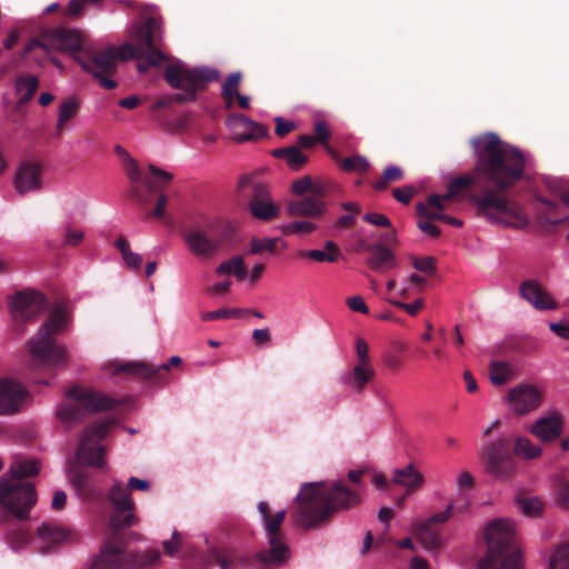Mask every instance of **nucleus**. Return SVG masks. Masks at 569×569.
<instances>
[{
	"label": "nucleus",
	"instance_id": "obj_31",
	"mask_svg": "<svg viewBox=\"0 0 569 569\" xmlns=\"http://www.w3.org/2000/svg\"><path fill=\"white\" fill-rule=\"evenodd\" d=\"M124 560L119 546L107 542L90 569H123Z\"/></svg>",
	"mask_w": 569,
	"mask_h": 569
},
{
	"label": "nucleus",
	"instance_id": "obj_44",
	"mask_svg": "<svg viewBox=\"0 0 569 569\" xmlns=\"http://www.w3.org/2000/svg\"><path fill=\"white\" fill-rule=\"evenodd\" d=\"M517 502L522 513L530 518L539 517L545 509V502L538 497H520Z\"/></svg>",
	"mask_w": 569,
	"mask_h": 569
},
{
	"label": "nucleus",
	"instance_id": "obj_59",
	"mask_svg": "<svg viewBox=\"0 0 569 569\" xmlns=\"http://www.w3.org/2000/svg\"><path fill=\"white\" fill-rule=\"evenodd\" d=\"M86 6L84 0H70L63 13L70 18H78L84 11Z\"/></svg>",
	"mask_w": 569,
	"mask_h": 569
},
{
	"label": "nucleus",
	"instance_id": "obj_29",
	"mask_svg": "<svg viewBox=\"0 0 569 569\" xmlns=\"http://www.w3.org/2000/svg\"><path fill=\"white\" fill-rule=\"evenodd\" d=\"M445 209V202L442 201L440 196L437 194L430 196L426 202L417 204V212L419 213V216L427 218H437L438 220L446 221L451 226L461 227V220L441 213Z\"/></svg>",
	"mask_w": 569,
	"mask_h": 569
},
{
	"label": "nucleus",
	"instance_id": "obj_62",
	"mask_svg": "<svg viewBox=\"0 0 569 569\" xmlns=\"http://www.w3.org/2000/svg\"><path fill=\"white\" fill-rule=\"evenodd\" d=\"M363 220L377 227H391L390 219L387 216L378 212L366 213L363 216Z\"/></svg>",
	"mask_w": 569,
	"mask_h": 569
},
{
	"label": "nucleus",
	"instance_id": "obj_3",
	"mask_svg": "<svg viewBox=\"0 0 569 569\" xmlns=\"http://www.w3.org/2000/svg\"><path fill=\"white\" fill-rule=\"evenodd\" d=\"M513 536V521H491L485 530L487 553L479 560L478 569H523L521 551L511 547Z\"/></svg>",
	"mask_w": 569,
	"mask_h": 569
},
{
	"label": "nucleus",
	"instance_id": "obj_45",
	"mask_svg": "<svg viewBox=\"0 0 569 569\" xmlns=\"http://www.w3.org/2000/svg\"><path fill=\"white\" fill-rule=\"evenodd\" d=\"M241 77L240 72H233L228 76L222 86L221 94L228 108L232 107L234 97L239 93L238 87L241 81Z\"/></svg>",
	"mask_w": 569,
	"mask_h": 569
},
{
	"label": "nucleus",
	"instance_id": "obj_33",
	"mask_svg": "<svg viewBox=\"0 0 569 569\" xmlns=\"http://www.w3.org/2000/svg\"><path fill=\"white\" fill-rule=\"evenodd\" d=\"M423 480V475L418 471L413 465H408L402 469H396L391 478L392 483L406 488L408 493L421 488Z\"/></svg>",
	"mask_w": 569,
	"mask_h": 569
},
{
	"label": "nucleus",
	"instance_id": "obj_52",
	"mask_svg": "<svg viewBox=\"0 0 569 569\" xmlns=\"http://www.w3.org/2000/svg\"><path fill=\"white\" fill-rule=\"evenodd\" d=\"M317 229V226L313 222L301 220L290 222L281 227V231L284 234H298L303 236L313 232Z\"/></svg>",
	"mask_w": 569,
	"mask_h": 569
},
{
	"label": "nucleus",
	"instance_id": "obj_24",
	"mask_svg": "<svg viewBox=\"0 0 569 569\" xmlns=\"http://www.w3.org/2000/svg\"><path fill=\"white\" fill-rule=\"evenodd\" d=\"M563 429V419L560 413L549 411L539 417L529 428V431L542 442H550L560 437Z\"/></svg>",
	"mask_w": 569,
	"mask_h": 569
},
{
	"label": "nucleus",
	"instance_id": "obj_27",
	"mask_svg": "<svg viewBox=\"0 0 569 569\" xmlns=\"http://www.w3.org/2000/svg\"><path fill=\"white\" fill-rule=\"evenodd\" d=\"M376 372L372 365L356 363L352 370L342 375L341 381L345 386L356 391H362L373 379Z\"/></svg>",
	"mask_w": 569,
	"mask_h": 569
},
{
	"label": "nucleus",
	"instance_id": "obj_41",
	"mask_svg": "<svg viewBox=\"0 0 569 569\" xmlns=\"http://www.w3.org/2000/svg\"><path fill=\"white\" fill-rule=\"evenodd\" d=\"M218 276L234 274L239 280H243L247 276V268L241 257H233L223 261L216 269Z\"/></svg>",
	"mask_w": 569,
	"mask_h": 569
},
{
	"label": "nucleus",
	"instance_id": "obj_19",
	"mask_svg": "<svg viewBox=\"0 0 569 569\" xmlns=\"http://www.w3.org/2000/svg\"><path fill=\"white\" fill-rule=\"evenodd\" d=\"M486 468L497 479L507 478L512 473L513 463L506 442L497 441L487 447Z\"/></svg>",
	"mask_w": 569,
	"mask_h": 569
},
{
	"label": "nucleus",
	"instance_id": "obj_30",
	"mask_svg": "<svg viewBox=\"0 0 569 569\" xmlns=\"http://www.w3.org/2000/svg\"><path fill=\"white\" fill-rule=\"evenodd\" d=\"M326 210V203L316 197H307L297 201H291L287 207V212L291 217H311L321 216Z\"/></svg>",
	"mask_w": 569,
	"mask_h": 569
},
{
	"label": "nucleus",
	"instance_id": "obj_60",
	"mask_svg": "<svg viewBox=\"0 0 569 569\" xmlns=\"http://www.w3.org/2000/svg\"><path fill=\"white\" fill-rule=\"evenodd\" d=\"M291 190L297 196H302L303 193L312 190V180L310 177H302L298 180H295L291 184Z\"/></svg>",
	"mask_w": 569,
	"mask_h": 569
},
{
	"label": "nucleus",
	"instance_id": "obj_53",
	"mask_svg": "<svg viewBox=\"0 0 569 569\" xmlns=\"http://www.w3.org/2000/svg\"><path fill=\"white\" fill-rule=\"evenodd\" d=\"M549 569H569V545L555 550L550 558Z\"/></svg>",
	"mask_w": 569,
	"mask_h": 569
},
{
	"label": "nucleus",
	"instance_id": "obj_42",
	"mask_svg": "<svg viewBox=\"0 0 569 569\" xmlns=\"http://www.w3.org/2000/svg\"><path fill=\"white\" fill-rule=\"evenodd\" d=\"M116 247L121 252L124 264L134 270H139L142 264V258L139 253L131 251L129 241L124 237H119Z\"/></svg>",
	"mask_w": 569,
	"mask_h": 569
},
{
	"label": "nucleus",
	"instance_id": "obj_18",
	"mask_svg": "<svg viewBox=\"0 0 569 569\" xmlns=\"http://www.w3.org/2000/svg\"><path fill=\"white\" fill-rule=\"evenodd\" d=\"M42 164L34 160L21 162L16 169L13 184L21 196L42 188Z\"/></svg>",
	"mask_w": 569,
	"mask_h": 569
},
{
	"label": "nucleus",
	"instance_id": "obj_14",
	"mask_svg": "<svg viewBox=\"0 0 569 569\" xmlns=\"http://www.w3.org/2000/svg\"><path fill=\"white\" fill-rule=\"evenodd\" d=\"M29 392L18 380L0 377V415L12 416L27 406Z\"/></svg>",
	"mask_w": 569,
	"mask_h": 569
},
{
	"label": "nucleus",
	"instance_id": "obj_7",
	"mask_svg": "<svg viewBox=\"0 0 569 569\" xmlns=\"http://www.w3.org/2000/svg\"><path fill=\"white\" fill-rule=\"evenodd\" d=\"M36 502L37 493L31 483L0 479V506L18 519H26Z\"/></svg>",
	"mask_w": 569,
	"mask_h": 569
},
{
	"label": "nucleus",
	"instance_id": "obj_10",
	"mask_svg": "<svg viewBox=\"0 0 569 569\" xmlns=\"http://www.w3.org/2000/svg\"><path fill=\"white\" fill-rule=\"evenodd\" d=\"M83 70L90 73L104 89H114L117 82L112 77L118 67L119 49L116 47H107L100 51L92 53L89 59L77 57Z\"/></svg>",
	"mask_w": 569,
	"mask_h": 569
},
{
	"label": "nucleus",
	"instance_id": "obj_46",
	"mask_svg": "<svg viewBox=\"0 0 569 569\" xmlns=\"http://www.w3.org/2000/svg\"><path fill=\"white\" fill-rule=\"evenodd\" d=\"M186 545V536L178 530H173L171 537L162 542L164 553L169 557H179Z\"/></svg>",
	"mask_w": 569,
	"mask_h": 569
},
{
	"label": "nucleus",
	"instance_id": "obj_51",
	"mask_svg": "<svg viewBox=\"0 0 569 569\" xmlns=\"http://www.w3.org/2000/svg\"><path fill=\"white\" fill-rule=\"evenodd\" d=\"M402 177L403 172L401 168L397 166H388L385 169L382 177L373 183V188L376 190H385L389 183L399 181L402 179Z\"/></svg>",
	"mask_w": 569,
	"mask_h": 569
},
{
	"label": "nucleus",
	"instance_id": "obj_63",
	"mask_svg": "<svg viewBox=\"0 0 569 569\" xmlns=\"http://www.w3.org/2000/svg\"><path fill=\"white\" fill-rule=\"evenodd\" d=\"M84 237L83 231L79 229L68 228L63 238V244L74 247L78 246Z\"/></svg>",
	"mask_w": 569,
	"mask_h": 569
},
{
	"label": "nucleus",
	"instance_id": "obj_4",
	"mask_svg": "<svg viewBox=\"0 0 569 569\" xmlns=\"http://www.w3.org/2000/svg\"><path fill=\"white\" fill-rule=\"evenodd\" d=\"M70 321L68 309L62 305H57L38 333L28 341L31 358L41 365H64L68 361L67 347L56 345L53 336L67 330Z\"/></svg>",
	"mask_w": 569,
	"mask_h": 569
},
{
	"label": "nucleus",
	"instance_id": "obj_40",
	"mask_svg": "<svg viewBox=\"0 0 569 569\" xmlns=\"http://www.w3.org/2000/svg\"><path fill=\"white\" fill-rule=\"evenodd\" d=\"M515 455L521 459L532 460L541 456V448L525 437H519L513 446Z\"/></svg>",
	"mask_w": 569,
	"mask_h": 569
},
{
	"label": "nucleus",
	"instance_id": "obj_9",
	"mask_svg": "<svg viewBox=\"0 0 569 569\" xmlns=\"http://www.w3.org/2000/svg\"><path fill=\"white\" fill-rule=\"evenodd\" d=\"M84 44V36L79 30H51L46 32L41 40L32 39L23 50V57H27L36 48H41L46 52L62 51L70 54L78 53Z\"/></svg>",
	"mask_w": 569,
	"mask_h": 569
},
{
	"label": "nucleus",
	"instance_id": "obj_13",
	"mask_svg": "<svg viewBox=\"0 0 569 569\" xmlns=\"http://www.w3.org/2000/svg\"><path fill=\"white\" fill-rule=\"evenodd\" d=\"M108 499L114 509L110 525L114 529L128 528L137 523L138 519L132 513L134 502L130 497V490L122 482L116 480L108 491Z\"/></svg>",
	"mask_w": 569,
	"mask_h": 569
},
{
	"label": "nucleus",
	"instance_id": "obj_48",
	"mask_svg": "<svg viewBox=\"0 0 569 569\" xmlns=\"http://www.w3.org/2000/svg\"><path fill=\"white\" fill-rule=\"evenodd\" d=\"M475 182V178L472 176H460L453 178L448 183V191L445 196L440 197L443 202L447 200L456 198L461 190L467 189Z\"/></svg>",
	"mask_w": 569,
	"mask_h": 569
},
{
	"label": "nucleus",
	"instance_id": "obj_57",
	"mask_svg": "<svg viewBox=\"0 0 569 569\" xmlns=\"http://www.w3.org/2000/svg\"><path fill=\"white\" fill-rule=\"evenodd\" d=\"M119 54H121V58L123 60H128L139 58L144 54L148 56V52H142L139 48V43L137 42L136 46L130 43H123L119 50Z\"/></svg>",
	"mask_w": 569,
	"mask_h": 569
},
{
	"label": "nucleus",
	"instance_id": "obj_2",
	"mask_svg": "<svg viewBox=\"0 0 569 569\" xmlns=\"http://www.w3.org/2000/svg\"><path fill=\"white\" fill-rule=\"evenodd\" d=\"M298 510L296 519L305 528L315 527L328 518L332 512L343 510L359 503L356 492L347 489L341 481L328 487L323 482H308L302 485L296 497Z\"/></svg>",
	"mask_w": 569,
	"mask_h": 569
},
{
	"label": "nucleus",
	"instance_id": "obj_26",
	"mask_svg": "<svg viewBox=\"0 0 569 569\" xmlns=\"http://www.w3.org/2000/svg\"><path fill=\"white\" fill-rule=\"evenodd\" d=\"M269 548L264 551L257 553V559L271 566H281L290 557L288 546L282 541L281 537H268Z\"/></svg>",
	"mask_w": 569,
	"mask_h": 569
},
{
	"label": "nucleus",
	"instance_id": "obj_28",
	"mask_svg": "<svg viewBox=\"0 0 569 569\" xmlns=\"http://www.w3.org/2000/svg\"><path fill=\"white\" fill-rule=\"evenodd\" d=\"M369 257L367 264L376 271H387L397 267V259L393 252L380 243L368 247Z\"/></svg>",
	"mask_w": 569,
	"mask_h": 569
},
{
	"label": "nucleus",
	"instance_id": "obj_12",
	"mask_svg": "<svg viewBox=\"0 0 569 569\" xmlns=\"http://www.w3.org/2000/svg\"><path fill=\"white\" fill-rule=\"evenodd\" d=\"M163 40L162 19L158 17L148 18L137 30L136 41L142 52H148L150 64L159 66L169 58L157 47Z\"/></svg>",
	"mask_w": 569,
	"mask_h": 569
},
{
	"label": "nucleus",
	"instance_id": "obj_35",
	"mask_svg": "<svg viewBox=\"0 0 569 569\" xmlns=\"http://www.w3.org/2000/svg\"><path fill=\"white\" fill-rule=\"evenodd\" d=\"M83 410L80 405L74 401H71L69 398L64 403H61L56 409V416L58 420L70 428L78 423L83 418Z\"/></svg>",
	"mask_w": 569,
	"mask_h": 569
},
{
	"label": "nucleus",
	"instance_id": "obj_1",
	"mask_svg": "<svg viewBox=\"0 0 569 569\" xmlns=\"http://www.w3.org/2000/svg\"><path fill=\"white\" fill-rule=\"evenodd\" d=\"M477 172L498 189L513 186L523 173L525 159L521 151L488 132L471 139Z\"/></svg>",
	"mask_w": 569,
	"mask_h": 569
},
{
	"label": "nucleus",
	"instance_id": "obj_6",
	"mask_svg": "<svg viewBox=\"0 0 569 569\" xmlns=\"http://www.w3.org/2000/svg\"><path fill=\"white\" fill-rule=\"evenodd\" d=\"M473 201L479 213L495 224L516 229H521L528 224L526 214L516 206L510 204L503 197L488 193L483 197H475Z\"/></svg>",
	"mask_w": 569,
	"mask_h": 569
},
{
	"label": "nucleus",
	"instance_id": "obj_16",
	"mask_svg": "<svg viewBox=\"0 0 569 569\" xmlns=\"http://www.w3.org/2000/svg\"><path fill=\"white\" fill-rule=\"evenodd\" d=\"M542 393L533 385L516 386L508 391L507 402L517 415H526L538 409L541 405Z\"/></svg>",
	"mask_w": 569,
	"mask_h": 569
},
{
	"label": "nucleus",
	"instance_id": "obj_32",
	"mask_svg": "<svg viewBox=\"0 0 569 569\" xmlns=\"http://www.w3.org/2000/svg\"><path fill=\"white\" fill-rule=\"evenodd\" d=\"M38 539L41 541V547L47 549L50 546L69 540L72 536V531L68 528L44 522L42 523L38 530Z\"/></svg>",
	"mask_w": 569,
	"mask_h": 569
},
{
	"label": "nucleus",
	"instance_id": "obj_37",
	"mask_svg": "<svg viewBox=\"0 0 569 569\" xmlns=\"http://www.w3.org/2000/svg\"><path fill=\"white\" fill-rule=\"evenodd\" d=\"M38 87L39 80L36 76L22 74L18 77L14 82L16 92L19 96L18 103L24 104L28 102L33 97Z\"/></svg>",
	"mask_w": 569,
	"mask_h": 569
},
{
	"label": "nucleus",
	"instance_id": "obj_38",
	"mask_svg": "<svg viewBox=\"0 0 569 569\" xmlns=\"http://www.w3.org/2000/svg\"><path fill=\"white\" fill-rule=\"evenodd\" d=\"M161 553L158 549H143L131 556L130 562L133 567L144 569L160 562Z\"/></svg>",
	"mask_w": 569,
	"mask_h": 569
},
{
	"label": "nucleus",
	"instance_id": "obj_47",
	"mask_svg": "<svg viewBox=\"0 0 569 569\" xmlns=\"http://www.w3.org/2000/svg\"><path fill=\"white\" fill-rule=\"evenodd\" d=\"M339 166L347 172L365 173L369 170L370 163L368 159L361 154H355L339 161Z\"/></svg>",
	"mask_w": 569,
	"mask_h": 569
},
{
	"label": "nucleus",
	"instance_id": "obj_34",
	"mask_svg": "<svg viewBox=\"0 0 569 569\" xmlns=\"http://www.w3.org/2000/svg\"><path fill=\"white\" fill-rule=\"evenodd\" d=\"M258 512L262 521L264 533L268 537H281L280 527L286 517V510H280L276 515H271L269 506L266 501L258 503Z\"/></svg>",
	"mask_w": 569,
	"mask_h": 569
},
{
	"label": "nucleus",
	"instance_id": "obj_58",
	"mask_svg": "<svg viewBox=\"0 0 569 569\" xmlns=\"http://www.w3.org/2000/svg\"><path fill=\"white\" fill-rule=\"evenodd\" d=\"M416 189L412 186H405L393 189V197L397 201L408 204L415 196Z\"/></svg>",
	"mask_w": 569,
	"mask_h": 569
},
{
	"label": "nucleus",
	"instance_id": "obj_8",
	"mask_svg": "<svg viewBox=\"0 0 569 569\" xmlns=\"http://www.w3.org/2000/svg\"><path fill=\"white\" fill-rule=\"evenodd\" d=\"M112 421L109 419H101L88 426L81 433L79 446L77 449V459L91 467L104 468L106 450L99 446L96 449L91 448V443L102 440L109 432Z\"/></svg>",
	"mask_w": 569,
	"mask_h": 569
},
{
	"label": "nucleus",
	"instance_id": "obj_64",
	"mask_svg": "<svg viewBox=\"0 0 569 569\" xmlns=\"http://www.w3.org/2000/svg\"><path fill=\"white\" fill-rule=\"evenodd\" d=\"M435 218H427L420 216V220L418 221V228L426 234L435 238L439 236L440 231L438 227L431 222V220Z\"/></svg>",
	"mask_w": 569,
	"mask_h": 569
},
{
	"label": "nucleus",
	"instance_id": "obj_15",
	"mask_svg": "<svg viewBox=\"0 0 569 569\" xmlns=\"http://www.w3.org/2000/svg\"><path fill=\"white\" fill-rule=\"evenodd\" d=\"M14 319L29 321L41 315L47 302L43 295L36 291H21L16 293L10 302Z\"/></svg>",
	"mask_w": 569,
	"mask_h": 569
},
{
	"label": "nucleus",
	"instance_id": "obj_50",
	"mask_svg": "<svg viewBox=\"0 0 569 569\" xmlns=\"http://www.w3.org/2000/svg\"><path fill=\"white\" fill-rule=\"evenodd\" d=\"M247 312L248 311H246L244 309L239 308H220L214 311L202 312L200 318L202 321H212L218 319L240 318L244 316Z\"/></svg>",
	"mask_w": 569,
	"mask_h": 569
},
{
	"label": "nucleus",
	"instance_id": "obj_25",
	"mask_svg": "<svg viewBox=\"0 0 569 569\" xmlns=\"http://www.w3.org/2000/svg\"><path fill=\"white\" fill-rule=\"evenodd\" d=\"M181 358L179 356H172L168 363H161L159 366H150L143 361H129L123 363L114 365V372H128L133 376L142 377L146 379L152 378L160 370H169L171 366H179Z\"/></svg>",
	"mask_w": 569,
	"mask_h": 569
},
{
	"label": "nucleus",
	"instance_id": "obj_20",
	"mask_svg": "<svg viewBox=\"0 0 569 569\" xmlns=\"http://www.w3.org/2000/svg\"><path fill=\"white\" fill-rule=\"evenodd\" d=\"M252 190L253 193L249 200L251 214L263 221H269L278 217L280 207L272 201L268 188L262 183H254Z\"/></svg>",
	"mask_w": 569,
	"mask_h": 569
},
{
	"label": "nucleus",
	"instance_id": "obj_39",
	"mask_svg": "<svg viewBox=\"0 0 569 569\" xmlns=\"http://www.w3.org/2000/svg\"><path fill=\"white\" fill-rule=\"evenodd\" d=\"M39 470L40 468L36 460H18L10 467V480L21 481L23 478L37 475Z\"/></svg>",
	"mask_w": 569,
	"mask_h": 569
},
{
	"label": "nucleus",
	"instance_id": "obj_49",
	"mask_svg": "<svg viewBox=\"0 0 569 569\" xmlns=\"http://www.w3.org/2000/svg\"><path fill=\"white\" fill-rule=\"evenodd\" d=\"M279 238H253L250 241V253L260 254L262 252L276 253Z\"/></svg>",
	"mask_w": 569,
	"mask_h": 569
},
{
	"label": "nucleus",
	"instance_id": "obj_36",
	"mask_svg": "<svg viewBox=\"0 0 569 569\" xmlns=\"http://www.w3.org/2000/svg\"><path fill=\"white\" fill-rule=\"evenodd\" d=\"M79 108V100L74 97H69L60 103L56 123L58 132H62L66 129L68 123L77 116Z\"/></svg>",
	"mask_w": 569,
	"mask_h": 569
},
{
	"label": "nucleus",
	"instance_id": "obj_43",
	"mask_svg": "<svg viewBox=\"0 0 569 569\" xmlns=\"http://www.w3.org/2000/svg\"><path fill=\"white\" fill-rule=\"evenodd\" d=\"M512 370L509 363L493 361L489 368V379L496 386H501L512 379Z\"/></svg>",
	"mask_w": 569,
	"mask_h": 569
},
{
	"label": "nucleus",
	"instance_id": "obj_56",
	"mask_svg": "<svg viewBox=\"0 0 569 569\" xmlns=\"http://www.w3.org/2000/svg\"><path fill=\"white\" fill-rule=\"evenodd\" d=\"M356 355L357 362L361 365H371V360L369 357V346L362 338H357L356 340Z\"/></svg>",
	"mask_w": 569,
	"mask_h": 569
},
{
	"label": "nucleus",
	"instance_id": "obj_11",
	"mask_svg": "<svg viewBox=\"0 0 569 569\" xmlns=\"http://www.w3.org/2000/svg\"><path fill=\"white\" fill-rule=\"evenodd\" d=\"M182 238L188 250L201 260L213 258L223 243V237L213 224L206 228L192 227L183 233Z\"/></svg>",
	"mask_w": 569,
	"mask_h": 569
},
{
	"label": "nucleus",
	"instance_id": "obj_23",
	"mask_svg": "<svg viewBox=\"0 0 569 569\" xmlns=\"http://www.w3.org/2000/svg\"><path fill=\"white\" fill-rule=\"evenodd\" d=\"M519 295L536 310H555L557 302L543 286L537 280H526L519 287Z\"/></svg>",
	"mask_w": 569,
	"mask_h": 569
},
{
	"label": "nucleus",
	"instance_id": "obj_22",
	"mask_svg": "<svg viewBox=\"0 0 569 569\" xmlns=\"http://www.w3.org/2000/svg\"><path fill=\"white\" fill-rule=\"evenodd\" d=\"M226 126L230 130L233 139L243 142L267 136L268 128L246 116L233 114L226 120Z\"/></svg>",
	"mask_w": 569,
	"mask_h": 569
},
{
	"label": "nucleus",
	"instance_id": "obj_5",
	"mask_svg": "<svg viewBox=\"0 0 569 569\" xmlns=\"http://www.w3.org/2000/svg\"><path fill=\"white\" fill-rule=\"evenodd\" d=\"M163 77L171 88L179 90L172 99L187 103L194 101L209 82L218 80L219 71L209 67L191 68L177 61L166 67Z\"/></svg>",
	"mask_w": 569,
	"mask_h": 569
},
{
	"label": "nucleus",
	"instance_id": "obj_54",
	"mask_svg": "<svg viewBox=\"0 0 569 569\" xmlns=\"http://www.w3.org/2000/svg\"><path fill=\"white\" fill-rule=\"evenodd\" d=\"M307 156L303 154L298 147H289L286 162L291 170H299L307 162Z\"/></svg>",
	"mask_w": 569,
	"mask_h": 569
},
{
	"label": "nucleus",
	"instance_id": "obj_17",
	"mask_svg": "<svg viewBox=\"0 0 569 569\" xmlns=\"http://www.w3.org/2000/svg\"><path fill=\"white\" fill-rule=\"evenodd\" d=\"M67 398L81 406L83 412H99L113 408L117 402L103 392L82 387H72L67 392Z\"/></svg>",
	"mask_w": 569,
	"mask_h": 569
},
{
	"label": "nucleus",
	"instance_id": "obj_21",
	"mask_svg": "<svg viewBox=\"0 0 569 569\" xmlns=\"http://www.w3.org/2000/svg\"><path fill=\"white\" fill-rule=\"evenodd\" d=\"M452 511L453 505L449 503L443 511L437 512L428 519L415 523L413 530L426 548H437L441 545V537L432 532L430 528L432 525L446 522L452 516Z\"/></svg>",
	"mask_w": 569,
	"mask_h": 569
},
{
	"label": "nucleus",
	"instance_id": "obj_61",
	"mask_svg": "<svg viewBox=\"0 0 569 569\" xmlns=\"http://www.w3.org/2000/svg\"><path fill=\"white\" fill-rule=\"evenodd\" d=\"M123 167H124V171H126L127 177L132 182H138L140 180L141 172H140V169H139V166H138L137 161L133 158H128V160H126L123 162Z\"/></svg>",
	"mask_w": 569,
	"mask_h": 569
},
{
	"label": "nucleus",
	"instance_id": "obj_55",
	"mask_svg": "<svg viewBox=\"0 0 569 569\" xmlns=\"http://www.w3.org/2000/svg\"><path fill=\"white\" fill-rule=\"evenodd\" d=\"M300 258H310L317 262H335L337 260L336 253H328L325 250L313 249L308 251H301Z\"/></svg>",
	"mask_w": 569,
	"mask_h": 569
}]
</instances>
